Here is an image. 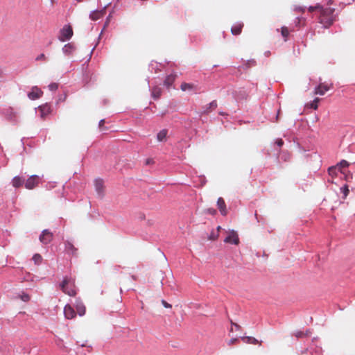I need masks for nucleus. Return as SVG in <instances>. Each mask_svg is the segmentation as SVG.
I'll return each mask as SVG.
<instances>
[{"mask_svg": "<svg viewBox=\"0 0 355 355\" xmlns=\"http://www.w3.org/2000/svg\"><path fill=\"white\" fill-rule=\"evenodd\" d=\"M303 335L304 334L302 331H299L295 334L296 337H302Z\"/></svg>", "mask_w": 355, "mask_h": 355, "instance_id": "obj_42", "label": "nucleus"}, {"mask_svg": "<svg viewBox=\"0 0 355 355\" xmlns=\"http://www.w3.org/2000/svg\"><path fill=\"white\" fill-rule=\"evenodd\" d=\"M110 19V16H109L107 19V21L105 23V26H107L108 24V22H109V20Z\"/></svg>", "mask_w": 355, "mask_h": 355, "instance_id": "obj_44", "label": "nucleus"}, {"mask_svg": "<svg viewBox=\"0 0 355 355\" xmlns=\"http://www.w3.org/2000/svg\"><path fill=\"white\" fill-rule=\"evenodd\" d=\"M336 167H330L329 168V175H334L335 174V171H336Z\"/></svg>", "mask_w": 355, "mask_h": 355, "instance_id": "obj_38", "label": "nucleus"}, {"mask_svg": "<svg viewBox=\"0 0 355 355\" xmlns=\"http://www.w3.org/2000/svg\"><path fill=\"white\" fill-rule=\"evenodd\" d=\"M105 9L101 10H95L90 14L89 17L92 20L96 21L100 18L103 17L105 15Z\"/></svg>", "mask_w": 355, "mask_h": 355, "instance_id": "obj_14", "label": "nucleus"}, {"mask_svg": "<svg viewBox=\"0 0 355 355\" xmlns=\"http://www.w3.org/2000/svg\"><path fill=\"white\" fill-rule=\"evenodd\" d=\"M294 10H295V11H297V12H304V11H305V8L298 6V7H295Z\"/></svg>", "mask_w": 355, "mask_h": 355, "instance_id": "obj_37", "label": "nucleus"}, {"mask_svg": "<svg viewBox=\"0 0 355 355\" xmlns=\"http://www.w3.org/2000/svg\"><path fill=\"white\" fill-rule=\"evenodd\" d=\"M53 234L49 230H44L42 231L40 236V241L43 244H48L53 240Z\"/></svg>", "mask_w": 355, "mask_h": 355, "instance_id": "obj_5", "label": "nucleus"}, {"mask_svg": "<svg viewBox=\"0 0 355 355\" xmlns=\"http://www.w3.org/2000/svg\"><path fill=\"white\" fill-rule=\"evenodd\" d=\"M330 89V87L324 83H320L317 87H315L314 94L324 95L326 92Z\"/></svg>", "mask_w": 355, "mask_h": 355, "instance_id": "obj_13", "label": "nucleus"}, {"mask_svg": "<svg viewBox=\"0 0 355 355\" xmlns=\"http://www.w3.org/2000/svg\"><path fill=\"white\" fill-rule=\"evenodd\" d=\"M35 60L37 61H40V60H42V61H46V55L44 54V53H41L36 58Z\"/></svg>", "mask_w": 355, "mask_h": 355, "instance_id": "obj_34", "label": "nucleus"}, {"mask_svg": "<svg viewBox=\"0 0 355 355\" xmlns=\"http://www.w3.org/2000/svg\"><path fill=\"white\" fill-rule=\"evenodd\" d=\"M196 85L192 83H182L180 85V89L184 92L196 90Z\"/></svg>", "mask_w": 355, "mask_h": 355, "instance_id": "obj_18", "label": "nucleus"}, {"mask_svg": "<svg viewBox=\"0 0 355 355\" xmlns=\"http://www.w3.org/2000/svg\"><path fill=\"white\" fill-rule=\"evenodd\" d=\"M24 180L19 176L15 177L12 180V186L15 188H19L22 186L24 184Z\"/></svg>", "mask_w": 355, "mask_h": 355, "instance_id": "obj_20", "label": "nucleus"}, {"mask_svg": "<svg viewBox=\"0 0 355 355\" xmlns=\"http://www.w3.org/2000/svg\"><path fill=\"white\" fill-rule=\"evenodd\" d=\"M75 50V46L71 43H68L64 46L62 48V51L66 55H70Z\"/></svg>", "mask_w": 355, "mask_h": 355, "instance_id": "obj_19", "label": "nucleus"}, {"mask_svg": "<svg viewBox=\"0 0 355 355\" xmlns=\"http://www.w3.org/2000/svg\"><path fill=\"white\" fill-rule=\"evenodd\" d=\"M162 304H163V306L165 308H171L172 307L171 304H168L166 301H165L164 300H162Z\"/></svg>", "mask_w": 355, "mask_h": 355, "instance_id": "obj_36", "label": "nucleus"}, {"mask_svg": "<svg viewBox=\"0 0 355 355\" xmlns=\"http://www.w3.org/2000/svg\"><path fill=\"white\" fill-rule=\"evenodd\" d=\"M105 123V119H101L100 121H99V124H98V126L101 129L103 130V126Z\"/></svg>", "mask_w": 355, "mask_h": 355, "instance_id": "obj_41", "label": "nucleus"}, {"mask_svg": "<svg viewBox=\"0 0 355 355\" xmlns=\"http://www.w3.org/2000/svg\"><path fill=\"white\" fill-rule=\"evenodd\" d=\"M162 95V89L158 86H155L152 89V96L155 99L159 98Z\"/></svg>", "mask_w": 355, "mask_h": 355, "instance_id": "obj_22", "label": "nucleus"}, {"mask_svg": "<svg viewBox=\"0 0 355 355\" xmlns=\"http://www.w3.org/2000/svg\"><path fill=\"white\" fill-rule=\"evenodd\" d=\"M43 94V92L37 86L32 88L31 92L28 94V97L31 100H36L40 98Z\"/></svg>", "mask_w": 355, "mask_h": 355, "instance_id": "obj_7", "label": "nucleus"}, {"mask_svg": "<svg viewBox=\"0 0 355 355\" xmlns=\"http://www.w3.org/2000/svg\"><path fill=\"white\" fill-rule=\"evenodd\" d=\"M95 189L98 194L102 197L104 193V182L101 179H96L94 182Z\"/></svg>", "mask_w": 355, "mask_h": 355, "instance_id": "obj_11", "label": "nucleus"}, {"mask_svg": "<svg viewBox=\"0 0 355 355\" xmlns=\"http://www.w3.org/2000/svg\"><path fill=\"white\" fill-rule=\"evenodd\" d=\"M321 7H322V6H320V4H317L315 6H309V8H308V10L310 12H315V11H318L319 12Z\"/></svg>", "mask_w": 355, "mask_h": 355, "instance_id": "obj_29", "label": "nucleus"}, {"mask_svg": "<svg viewBox=\"0 0 355 355\" xmlns=\"http://www.w3.org/2000/svg\"><path fill=\"white\" fill-rule=\"evenodd\" d=\"M349 165V162L346 160H341L339 164H338L337 166L339 168L343 167H348Z\"/></svg>", "mask_w": 355, "mask_h": 355, "instance_id": "obj_31", "label": "nucleus"}, {"mask_svg": "<svg viewBox=\"0 0 355 355\" xmlns=\"http://www.w3.org/2000/svg\"><path fill=\"white\" fill-rule=\"evenodd\" d=\"M60 289L63 293L69 295L75 296L76 295V288L75 286V281L70 277H64L62 283L60 284Z\"/></svg>", "mask_w": 355, "mask_h": 355, "instance_id": "obj_2", "label": "nucleus"}, {"mask_svg": "<svg viewBox=\"0 0 355 355\" xmlns=\"http://www.w3.org/2000/svg\"><path fill=\"white\" fill-rule=\"evenodd\" d=\"M281 33L283 37L284 38V41H286L288 39V37L289 35V31L287 27L283 26L281 28Z\"/></svg>", "mask_w": 355, "mask_h": 355, "instance_id": "obj_28", "label": "nucleus"}, {"mask_svg": "<svg viewBox=\"0 0 355 355\" xmlns=\"http://www.w3.org/2000/svg\"><path fill=\"white\" fill-rule=\"evenodd\" d=\"M295 24L297 26H304L305 24V19L302 17H297Z\"/></svg>", "mask_w": 355, "mask_h": 355, "instance_id": "obj_30", "label": "nucleus"}, {"mask_svg": "<svg viewBox=\"0 0 355 355\" xmlns=\"http://www.w3.org/2000/svg\"><path fill=\"white\" fill-rule=\"evenodd\" d=\"M40 177L36 175H31L25 182V187L27 189H33L36 187L40 182Z\"/></svg>", "mask_w": 355, "mask_h": 355, "instance_id": "obj_4", "label": "nucleus"}, {"mask_svg": "<svg viewBox=\"0 0 355 355\" xmlns=\"http://www.w3.org/2000/svg\"><path fill=\"white\" fill-rule=\"evenodd\" d=\"M217 205L220 210V212L223 216H225L227 213L226 209V205L223 198H219L217 200Z\"/></svg>", "mask_w": 355, "mask_h": 355, "instance_id": "obj_15", "label": "nucleus"}, {"mask_svg": "<svg viewBox=\"0 0 355 355\" xmlns=\"http://www.w3.org/2000/svg\"><path fill=\"white\" fill-rule=\"evenodd\" d=\"M220 228H221V227H220V226H218V227H217L218 231H219V230H220Z\"/></svg>", "mask_w": 355, "mask_h": 355, "instance_id": "obj_47", "label": "nucleus"}, {"mask_svg": "<svg viewBox=\"0 0 355 355\" xmlns=\"http://www.w3.org/2000/svg\"><path fill=\"white\" fill-rule=\"evenodd\" d=\"M243 27V23H237L232 27L231 32L233 35H238L241 34Z\"/></svg>", "mask_w": 355, "mask_h": 355, "instance_id": "obj_17", "label": "nucleus"}, {"mask_svg": "<svg viewBox=\"0 0 355 355\" xmlns=\"http://www.w3.org/2000/svg\"><path fill=\"white\" fill-rule=\"evenodd\" d=\"M64 317L68 320L73 319L76 316V312L74 309L70 305L67 304L64 308Z\"/></svg>", "mask_w": 355, "mask_h": 355, "instance_id": "obj_8", "label": "nucleus"}, {"mask_svg": "<svg viewBox=\"0 0 355 355\" xmlns=\"http://www.w3.org/2000/svg\"><path fill=\"white\" fill-rule=\"evenodd\" d=\"M14 300H21V301L24 302H27L31 300V297L28 294L21 292L19 293H17L16 295L13 297Z\"/></svg>", "mask_w": 355, "mask_h": 355, "instance_id": "obj_16", "label": "nucleus"}, {"mask_svg": "<svg viewBox=\"0 0 355 355\" xmlns=\"http://www.w3.org/2000/svg\"><path fill=\"white\" fill-rule=\"evenodd\" d=\"M78 2L83 1V0H76Z\"/></svg>", "mask_w": 355, "mask_h": 355, "instance_id": "obj_49", "label": "nucleus"}, {"mask_svg": "<svg viewBox=\"0 0 355 355\" xmlns=\"http://www.w3.org/2000/svg\"><path fill=\"white\" fill-rule=\"evenodd\" d=\"M238 341V339L237 338H232L229 340V343L228 344L230 345H233L234 343H236V342Z\"/></svg>", "mask_w": 355, "mask_h": 355, "instance_id": "obj_40", "label": "nucleus"}, {"mask_svg": "<svg viewBox=\"0 0 355 355\" xmlns=\"http://www.w3.org/2000/svg\"><path fill=\"white\" fill-rule=\"evenodd\" d=\"M276 144L278 146L281 147L284 144V141H283V140L282 139H279L277 140Z\"/></svg>", "mask_w": 355, "mask_h": 355, "instance_id": "obj_39", "label": "nucleus"}, {"mask_svg": "<svg viewBox=\"0 0 355 355\" xmlns=\"http://www.w3.org/2000/svg\"><path fill=\"white\" fill-rule=\"evenodd\" d=\"M166 135H167V131L166 130H162L159 131L157 135V140L159 141H164L166 139Z\"/></svg>", "mask_w": 355, "mask_h": 355, "instance_id": "obj_25", "label": "nucleus"}, {"mask_svg": "<svg viewBox=\"0 0 355 355\" xmlns=\"http://www.w3.org/2000/svg\"><path fill=\"white\" fill-rule=\"evenodd\" d=\"M320 101L319 98H315L311 103L307 105L308 107L313 109L317 110L318 107V103Z\"/></svg>", "mask_w": 355, "mask_h": 355, "instance_id": "obj_27", "label": "nucleus"}, {"mask_svg": "<svg viewBox=\"0 0 355 355\" xmlns=\"http://www.w3.org/2000/svg\"><path fill=\"white\" fill-rule=\"evenodd\" d=\"M217 107V103L216 101H213L209 104L207 105L206 110H205V112H209L214 110H215Z\"/></svg>", "mask_w": 355, "mask_h": 355, "instance_id": "obj_24", "label": "nucleus"}, {"mask_svg": "<svg viewBox=\"0 0 355 355\" xmlns=\"http://www.w3.org/2000/svg\"><path fill=\"white\" fill-rule=\"evenodd\" d=\"M242 340L245 343H248V344H254V345H256V344H258L259 343V342L258 341L257 339H256L254 337H250V336H245V337H243L242 338Z\"/></svg>", "mask_w": 355, "mask_h": 355, "instance_id": "obj_23", "label": "nucleus"}, {"mask_svg": "<svg viewBox=\"0 0 355 355\" xmlns=\"http://www.w3.org/2000/svg\"><path fill=\"white\" fill-rule=\"evenodd\" d=\"M225 243L238 245L239 243V239L237 233L232 230L229 233V235L225 239Z\"/></svg>", "mask_w": 355, "mask_h": 355, "instance_id": "obj_6", "label": "nucleus"}, {"mask_svg": "<svg viewBox=\"0 0 355 355\" xmlns=\"http://www.w3.org/2000/svg\"><path fill=\"white\" fill-rule=\"evenodd\" d=\"M206 213L209 214L211 215H215L216 214V210L214 208H209L206 210Z\"/></svg>", "mask_w": 355, "mask_h": 355, "instance_id": "obj_35", "label": "nucleus"}, {"mask_svg": "<svg viewBox=\"0 0 355 355\" xmlns=\"http://www.w3.org/2000/svg\"><path fill=\"white\" fill-rule=\"evenodd\" d=\"M49 88L50 90L51 91H55L58 89V83H51L49 85Z\"/></svg>", "mask_w": 355, "mask_h": 355, "instance_id": "obj_33", "label": "nucleus"}, {"mask_svg": "<svg viewBox=\"0 0 355 355\" xmlns=\"http://www.w3.org/2000/svg\"><path fill=\"white\" fill-rule=\"evenodd\" d=\"M64 250L68 254L75 256L77 254L78 249L71 242L66 241L64 243Z\"/></svg>", "mask_w": 355, "mask_h": 355, "instance_id": "obj_10", "label": "nucleus"}, {"mask_svg": "<svg viewBox=\"0 0 355 355\" xmlns=\"http://www.w3.org/2000/svg\"><path fill=\"white\" fill-rule=\"evenodd\" d=\"M32 259L34 261L35 264L40 265L42 263L43 258L40 254L36 253L33 256Z\"/></svg>", "mask_w": 355, "mask_h": 355, "instance_id": "obj_26", "label": "nucleus"}, {"mask_svg": "<svg viewBox=\"0 0 355 355\" xmlns=\"http://www.w3.org/2000/svg\"><path fill=\"white\" fill-rule=\"evenodd\" d=\"M218 237V235L211 234L209 237V239L211 240H215Z\"/></svg>", "mask_w": 355, "mask_h": 355, "instance_id": "obj_43", "label": "nucleus"}, {"mask_svg": "<svg viewBox=\"0 0 355 355\" xmlns=\"http://www.w3.org/2000/svg\"><path fill=\"white\" fill-rule=\"evenodd\" d=\"M150 162H151V160H150V159L147 160V162H146V163H147L148 164H150Z\"/></svg>", "mask_w": 355, "mask_h": 355, "instance_id": "obj_45", "label": "nucleus"}, {"mask_svg": "<svg viewBox=\"0 0 355 355\" xmlns=\"http://www.w3.org/2000/svg\"><path fill=\"white\" fill-rule=\"evenodd\" d=\"M340 189L344 194V197L346 198L349 192L348 186L345 184Z\"/></svg>", "mask_w": 355, "mask_h": 355, "instance_id": "obj_32", "label": "nucleus"}, {"mask_svg": "<svg viewBox=\"0 0 355 355\" xmlns=\"http://www.w3.org/2000/svg\"><path fill=\"white\" fill-rule=\"evenodd\" d=\"M73 36V29L70 25H65L60 30V35L59 36V40L61 42H64L69 40Z\"/></svg>", "mask_w": 355, "mask_h": 355, "instance_id": "obj_3", "label": "nucleus"}, {"mask_svg": "<svg viewBox=\"0 0 355 355\" xmlns=\"http://www.w3.org/2000/svg\"><path fill=\"white\" fill-rule=\"evenodd\" d=\"M2 73H3V72H2V70L0 69V77H1V75H2Z\"/></svg>", "mask_w": 355, "mask_h": 355, "instance_id": "obj_46", "label": "nucleus"}, {"mask_svg": "<svg viewBox=\"0 0 355 355\" xmlns=\"http://www.w3.org/2000/svg\"><path fill=\"white\" fill-rule=\"evenodd\" d=\"M175 77L176 76L173 74L168 76L164 82V85L167 87L171 86L175 80Z\"/></svg>", "mask_w": 355, "mask_h": 355, "instance_id": "obj_21", "label": "nucleus"}, {"mask_svg": "<svg viewBox=\"0 0 355 355\" xmlns=\"http://www.w3.org/2000/svg\"><path fill=\"white\" fill-rule=\"evenodd\" d=\"M334 9L330 7H321L319 11V22L322 24L324 27H329L335 21V16L334 15Z\"/></svg>", "mask_w": 355, "mask_h": 355, "instance_id": "obj_1", "label": "nucleus"}, {"mask_svg": "<svg viewBox=\"0 0 355 355\" xmlns=\"http://www.w3.org/2000/svg\"><path fill=\"white\" fill-rule=\"evenodd\" d=\"M4 114L8 120L10 121H16L17 114L12 107H8L5 109Z\"/></svg>", "mask_w": 355, "mask_h": 355, "instance_id": "obj_9", "label": "nucleus"}, {"mask_svg": "<svg viewBox=\"0 0 355 355\" xmlns=\"http://www.w3.org/2000/svg\"><path fill=\"white\" fill-rule=\"evenodd\" d=\"M234 324L235 325V327H239V326L237 324Z\"/></svg>", "mask_w": 355, "mask_h": 355, "instance_id": "obj_48", "label": "nucleus"}, {"mask_svg": "<svg viewBox=\"0 0 355 355\" xmlns=\"http://www.w3.org/2000/svg\"><path fill=\"white\" fill-rule=\"evenodd\" d=\"M75 306L76 309V313H78L80 316H83L85 314L86 307L80 300H77L76 301Z\"/></svg>", "mask_w": 355, "mask_h": 355, "instance_id": "obj_12", "label": "nucleus"}]
</instances>
